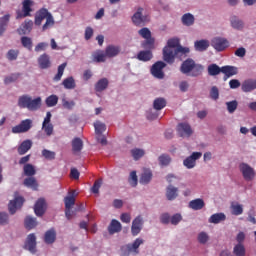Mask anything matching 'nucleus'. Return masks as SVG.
<instances>
[{"instance_id": "f257e3e1", "label": "nucleus", "mask_w": 256, "mask_h": 256, "mask_svg": "<svg viewBox=\"0 0 256 256\" xmlns=\"http://www.w3.org/2000/svg\"><path fill=\"white\" fill-rule=\"evenodd\" d=\"M203 65L197 64L193 58H187L180 66V72L188 77H199L203 74Z\"/></svg>"}, {"instance_id": "f03ea898", "label": "nucleus", "mask_w": 256, "mask_h": 256, "mask_svg": "<svg viewBox=\"0 0 256 256\" xmlns=\"http://www.w3.org/2000/svg\"><path fill=\"white\" fill-rule=\"evenodd\" d=\"M18 107L28 109V111H37L41 107V97L33 99L29 95H22L18 99Z\"/></svg>"}, {"instance_id": "7ed1b4c3", "label": "nucleus", "mask_w": 256, "mask_h": 256, "mask_svg": "<svg viewBox=\"0 0 256 256\" xmlns=\"http://www.w3.org/2000/svg\"><path fill=\"white\" fill-rule=\"evenodd\" d=\"M177 47H181L179 38H171L163 49V59L169 65H173V52L176 51Z\"/></svg>"}, {"instance_id": "20e7f679", "label": "nucleus", "mask_w": 256, "mask_h": 256, "mask_svg": "<svg viewBox=\"0 0 256 256\" xmlns=\"http://www.w3.org/2000/svg\"><path fill=\"white\" fill-rule=\"evenodd\" d=\"M44 19H46V22L42 26L43 31H47L50 26L55 25V21L53 20V16L51 15V13H49V10L42 8L39 10L35 17V25H41Z\"/></svg>"}, {"instance_id": "39448f33", "label": "nucleus", "mask_w": 256, "mask_h": 256, "mask_svg": "<svg viewBox=\"0 0 256 256\" xmlns=\"http://www.w3.org/2000/svg\"><path fill=\"white\" fill-rule=\"evenodd\" d=\"M239 169L245 181H253V179H255L256 177L255 169L251 167L249 164L242 162L239 165Z\"/></svg>"}, {"instance_id": "423d86ee", "label": "nucleus", "mask_w": 256, "mask_h": 256, "mask_svg": "<svg viewBox=\"0 0 256 256\" xmlns=\"http://www.w3.org/2000/svg\"><path fill=\"white\" fill-rule=\"evenodd\" d=\"M166 67H167V64H165V62L157 61L151 67V74L156 79H165V72H163V69Z\"/></svg>"}, {"instance_id": "0eeeda50", "label": "nucleus", "mask_w": 256, "mask_h": 256, "mask_svg": "<svg viewBox=\"0 0 256 256\" xmlns=\"http://www.w3.org/2000/svg\"><path fill=\"white\" fill-rule=\"evenodd\" d=\"M33 127V121L31 119L22 120L20 124L12 127V133H27Z\"/></svg>"}, {"instance_id": "6e6552de", "label": "nucleus", "mask_w": 256, "mask_h": 256, "mask_svg": "<svg viewBox=\"0 0 256 256\" xmlns=\"http://www.w3.org/2000/svg\"><path fill=\"white\" fill-rule=\"evenodd\" d=\"M138 33L140 37L146 39L142 44L144 49H147V47H153V45H155V39L151 38V30H149V28H142L138 31Z\"/></svg>"}, {"instance_id": "1a4fd4ad", "label": "nucleus", "mask_w": 256, "mask_h": 256, "mask_svg": "<svg viewBox=\"0 0 256 256\" xmlns=\"http://www.w3.org/2000/svg\"><path fill=\"white\" fill-rule=\"evenodd\" d=\"M24 249L30 251V253H37V236H35V233H31L27 236Z\"/></svg>"}, {"instance_id": "9d476101", "label": "nucleus", "mask_w": 256, "mask_h": 256, "mask_svg": "<svg viewBox=\"0 0 256 256\" xmlns=\"http://www.w3.org/2000/svg\"><path fill=\"white\" fill-rule=\"evenodd\" d=\"M203 157V153L201 152H193L190 156H188L184 161L183 165L186 169H193L195 165H197V159H201Z\"/></svg>"}, {"instance_id": "9b49d317", "label": "nucleus", "mask_w": 256, "mask_h": 256, "mask_svg": "<svg viewBox=\"0 0 256 256\" xmlns=\"http://www.w3.org/2000/svg\"><path fill=\"white\" fill-rule=\"evenodd\" d=\"M23 203H25V198L22 196H16L14 200L9 202V213L11 215H15V213H17V209H21V207H23Z\"/></svg>"}, {"instance_id": "f8f14e48", "label": "nucleus", "mask_w": 256, "mask_h": 256, "mask_svg": "<svg viewBox=\"0 0 256 256\" xmlns=\"http://www.w3.org/2000/svg\"><path fill=\"white\" fill-rule=\"evenodd\" d=\"M211 45L216 51H225L229 47V42L225 38L216 37L212 39Z\"/></svg>"}, {"instance_id": "ddd939ff", "label": "nucleus", "mask_w": 256, "mask_h": 256, "mask_svg": "<svg viewBox=\"0 0 256 256\" xmlns=\"http://www.w3.org/2000/svg\"><path fill=\"white\" fill-rule=\"evenodd\" d=\"M191 53V50L189 47H183V46H178L176 48V51L173 52L172 57H173V63H175V58L180 59V61H183Z\"/></svg>"}, {"instance_id": "4468645a", "label": "nucleus", "mask_w": 256, "mask_h": 256, "mask_svg": "<svg viewBox=\"0 0 256 256\" xmlns=\"http://www.w3.org/2000/svg\"><path fill=\"white\" fill-rule=\"evenodd\" d=\"M142 229H143V217L137 216L132 221L131 234L133 235V237H137V235L141 233Z\"/></svg>"}, {"instance_id": "2eb2a0df", "label": "nucleus", "mask_w": 256, "mask_h": 256, "mask_svg": "<svg viewBox=\"0 0 256 256\" xmlns=\"http://www.w3.org/2000/svg\"><path fill=\"white\" fill-rule=\"evenodd\" d=\"M46 209H47V202H45V198L38 199L34 205L35 215H37V217H43V215H45Z\"/></svg>"}, {"instance_id": "dca6fc26", "label": "nucleus", "mask_w": 256, "mask_h": 256, "mask_svg": "<svg viewBox=\"0 0 256 256\" xmlns=\"http://www.w3.org/2000/svg\"><path fill=\"white\" fill-rule=\"evenodd\" d=\"M31 5H33V1L24 0L22 2V11H23V13L19 12L17 14V19H23L25 17H30L31 16V11H33V9H31Z\"/></svg>"}, {"instance_id": "f3484780", "label": "nucleus", "mask_w": 256, "mask_h": 256, "mask_svg": "<svg viewBox=\"0 0 256 256\" xmlns=\"http://www.w3.org/2000/svg\"><path fill=\"white\" fill-rule=\"evenodd\" d=\"M177 131L180 137H191V135H193V129H191V125L187 123L178 124Z\"/></svg>"}, {"instance_id": "a211bd4d", "label": "nucleus", "mask_w": 256, "mask_h": 256, "mask_svg": "<svg viewBox=\"0 0 256 256\" xmlns=\"http://www.w3.org/2000/svg\"><path fill=\"white\" fill-rule=\"evenodd\" d=\"M33 29V22L31 20H25L17 29L19 35H29Z\"/></svg>"}, {"instance_id": "6ab92c4d", "label": "nucleus", "mask_w": 256, "mask_h": 256, "mask_svg": "<svg viewBox=\"0 0 256 256\" xmlns=\"http://www.w3.org/2000/svg\"><path fill=\"white\" fill-rule=\"evenodd\" d=\"M242 91L244 93H251V91H255L256 89V79H248V80H245L243 83H242Z\"/></svg>"}, {"instance_id": "aec40b11", "label": "nucleus", "mask_w": 256, "mask_h": 256, "mask_svg": "<svg viewBox=\"0 0 256 256\" xmlns=\"http://www.w3.org/2000/svg\"><path fill=\"white\" fill-rule=\"evenodd\" d=\"M23 185L25 187H28V189H32L33 191H37L39 189V183L37 182V179L33 176H28L24 179Z\"/></svg>"}, {"instance_id": "412c9836", "label": "nucleus", "mask_w": 256, "mask_h": 256, "mask_svg": "<svg viewBox=\"0 0 256 256\" xmlns=\"http://www.w3.org/2000/svg\"><path fill=\"white\" fill-rule=\"evenodd\" d=\"M222 73L224 74V81H227L229 77L237 75L238 70L235 66H222Z\"/></svg>"}, {"instance_id": "4be33fe9", "label": "nucleus", "mask_w": 256, "mask_h": 256, "mask_svg": "<svg viewBox=\"0 0 256 256\" xmlns=\"http://www.w3.org/2000/svg\"><path fill=\"white\" fill-rule=\"evenodd\" d=\"M75 197H77L75 190L68 193V196L64 198L65 209H73V205H75Z\"/></svg>"}, {"instance_id": "5701e85b", "label": "nucleus", "mask_w": 256, "mask_h": 256, "mask_svg": "<svg viewBox=\"0 0 256 256\" xmlns=\"http://www.w3.org/2000/svg\"><path fill=\"white\" fill-rule=\"evenodd\" d=\"M57 239V232L55 228H51L50 230L46 231L44 235V242L47 245H53V242Z\"/></svg>"}, {"instance_id": "b1692460", "label": "nucleus", "mask_w": 256, "mask_h": 256, "mask_svg": "<svg viewBox=\"0 0 256 256\" xmlns=\"http://www.w3.org/2000/svg\"><path fill=\"white\" fill-rule=\"evenodd\" d=\"M179 189H177V187H174L173 185H169L166 188V197L168 199V201H175V199H177V197L179 196Z\"/></svg>"}, {"instance_id": "393cba45", "label": "nucleus", "mask_w": 256, "mask_h": 256, "mask_svg": "<svg viewBox=\"0 0 256 256\" xmlns=\"http://www.w3.org/2000/svg\"><path fill=\"white\" fill-rule=\"evenodd\" d=\"M121 229H123L121 222L116 219H113L108 226V232L110 235H115V233L121 232Z\"/></svg>"}, {"instance_id": "a878e982", "label": "nucleus", "mask_w": 256, "mask_h": 256, "mask_svg": "<svg viewBox=\"0 0 256 256\" xmlns=\"http://www.w3.org/2000/svg\"><path fill=\"white\" fill-rule=\"evenodd\" d=\"M188 207L193 209V211H201V209L205 207V201H203L201 198L191 200L188 204Z\"/></svg>"}, {"instance_id": "bb28decb", "label": "nucleus", "mask_w": 256, "mask_h": 256, "mask_svg": "<svg viewBox=\"0 0 256 256\" xmlns=\"http://www.w3.org/2000/svg\"><path fill=\"white\" fill-rule=\"evenodd\" d=\"M143 243V239L137 238L132 244L126 246L128 253H139V247H141Z\"/></svg>"}, {"instance_id": "cd10ccee", "label": "nucleus", "mask_w": 256, "mask_h": 256, "mask_svg": "<svg viewBox=\"0 0 256 256\" xmlns=\"http://www.w3.org/2000/svg\"><path fill=\"white\" fill-rule=\"evenodd\" d=\"M33 147L31 140H24L18 147L17 151L20 155H25Z\"/></svg>"}, {"instance_id": "c85d7f7f", "label": "nucleus", "mask_w": 256, "mask_h": 256, "mask_svg": "<svg viewBox=\"0 0 256 256\" xmlns=\"http://www.w3.org/2000/svg\"><path fill=\"white\" fill-rule=\"evenodd\" d=\"M38 65H39L40 69H49V67H51V60L49 58V55L42 54L38 58Z\"/></svg>"}, {"instance_id": "c756f323", "label": "nucleus", "mask_w": 256, "mask_h": 256, "mask_svg": "<svg viewBox=\"0 0 256 256\" xmlns=\"http://www.w3.org/2000/svg\"><path fill=\"white\" fill-rule=\"evenodd\" d=\"M106 57L113 58L117 57L121 53V48L119 46L109 45L105 49Z\"/></svg>"}, {"instance_id": "7c9ffc66", "label": "nucleus", "mask_w": 256, "mask_h": 256, "mask_svg": "<svg viewBox=\"0 0 256 256\" xmlns=\"http://www.w3.org/2000/svg\"><path fill=\"white\" fill-rule=\"evenodd\" d=\"M153 179V172L150 169H144L140 177V183L142 185H147Z\"/></svg>"}, {"instance_id": "2f4dec72", "label": "nucleus", "mask_w": 256, "mask_h": 256, "mask_svg": "<svg viewBox=\"0 0 256 256\" xmlns=\"http://www.w3.org/2000/svg\"><path fill=\"white\" fill-rule=\"evenodd\" d=\"M227 219V216L225 213H216L210 216L209 223H213L214 225H218V223H222V221H225Z\"/></svg>"}, {"instance_id": "473e14b6", "label": "nucleus", "mask_w": 256, "mask_h": 256, "mask_svg": "<svg viewBox=\"0 0 256 256\" xmlns=\"http://www.w3.org/2000/svg\"><path fill=\"white\" fill-rule=\"evenodd\" d=\"M137 59L139 61H144V62L151 61L153 59V53L151 52V50L140 51L137 54Z\"/></svg>"}, {"instance_id": "72a5a7b5", "label": "nucleus", "mask_w": 256, "mask_h": 256, "mask_svg": "<svg viewBox=\"0 0 256 256\" xmlns=\"http://www.w3.org/2000/svg\"><path fill=\"white\" fill-rule=\"evenodd\" d=\"M194 48L196 51H200V52L207 51V49H209V41L203 40V39L197 40L194 43Z\"/></svg>"}, {"instance_id": "f704fd0d", "label": "nucleus", "mask_w": 256, "mask_h": 256, "mask_svg": "<svg viewBox=\"0 0 256 256\" xmlns=\"http://www.w3.org/2000/svg\"><path fill=\"white\" fill-rule=\"evenodd\" d=\"M107 87H109V80H107V78H102L95 84V91L101 93L102 91H105Z\"/></svg>"}, {"instance_id": "c9c22d12", "label": "nucleus", "mask_w": 256, "mask_h": 256, "mask_svg": "<svg viewBox=\"0 0 256 256\" xmlns=\"http://www.w3.org/2000/svg\"><path fill=\"white\" fill-rule=\"evenodd\" d=\"M82 150H83V140H81V138H74L72 140L73 153H81Z\"/></svg>"}, {"instance_id": "e433bc0d", "label": "nucleus", "mask_w": 256, "mask_h": 256, "mask_svg": "<svg viewBox=\"0 0 256 256\" xmlns=\"http://www.w3.org/2000/svg\"><path fill=\"white\" fill-rule=\"evenodd\" d=\"M222 71L223 67H219V65L217 64H210L208 66V75H210L211 77L219 75L220 73H222Z\"/></svg>"}, {"instance_id": "4c0bfd02", "label": "nucleus", "mask_w": 256, "mask_h": 256, "mask_svg": "<svg viewBox=\"0 0 256 256\" xmlns=\"http://www.w3.org/2000/svg\"><path fill=\"white\" fill-rule=\"evenodd\" d=\"M231 214L239 217V215H243V206L239 203L233 202L230 205Z\"/></svg>"}, {"instance_id": "58836bf2", "label": "nucleus", "mask_w": 256, "mask_h": 256, "mask_svg": "<svg viewBox=\"0 0 256 256\" xmlns=\"http://www.w3.org/2000/svg\"><path fill=\"white\" fill-rule=\"evenodd\" d=\"M153 107L156 111H161L167 107V100L165 98H156L153 102Z\"/></svg>"}, {"instance_id": "ea45409f", "label": "nucleus", "mask_w": 256, "mask_h": 256, "mask_svg": "<svg viewBox=\"0 0 256 256\" xmlns=\"http://www.w3.org/2000/svg\"><path fill=\"white\" fill-rule=\"evenodd\" d=\"M182 23L186 25V27H191L193 23H195V16L191 13H186L182 16Z\"/></svg>"}, {"instance_id": "a19ab883", "label": "nucleus", "mask_w": 256, "mask_h": 256, "mask_svg": "<svg viewBox=\"0 0 256 256\" xmlns=\"http://www.w3.org/2000/svg\"><path fill=\"white\" fill-rule=\"evenodd\" d=\"M23 171L26 177H33L37 174V170H35V166H33V164L24 165Z\"/></svg>"}, {"instance_id": "79ce46f5", "label": "nucleus", "mask_w": 256, "mask_h": 256, "mask_svg": "<svg viewBox=\"0 0 256 256\" xmlns=\"http://www.w3.org/2000/svg\"><path fill=\"white\" fill-rule=\"evenodd\" d=\"M143 8H139L138 11L133 15L132 21L134 25H141L143 23Z\"/></svg>"}, {"instance_id": "37998d69", "label": "nucleus", "mask_w": 256, "mask_h": 256, "mask_svg": "<svg viewBox=\"0 0 256 256\" xmlns=\"http://www.w3.org/2000/svg\"><path fill=\"white\" fill-rule=\"evenodd\" d=\"M94 129L96 135H103V133H105V131L107 130V126L105 125V123H102L101 121H96L94 123Z\"/></svg>"}, {"instance_id": "c03bdc74", "label": "nucleus", "mask_w": 256, "mask_h": 256, "mask_svg": "<svg viewBox=\"0 0 256 256\" xmlns=\"http://www.w3.org/2000/svg\"><path fill=\"white\" fill-rule=\"evenodd\" d=\"M21 43L25 49H28V51L33 50V40L31 38H29L27 36H23L21 38Z\"/></svg>"}, {"instance_id": "a18cd8bd", "label": "nucleus", "mask_w": 256, "mask_h": 256, "mask_svg": "<svg viewBox=\"0 0 256 256\" xmlns=\"http://www.w3.org/2000/svg\"><path fill=\"white\" fill-rule=\"evenodd\" d=\"M45 103L48 107H55V105L59 103V97L55 94H52L46 98Z\"/></svg>"}, {"instance_id": "49530a36", "label": "nucleus", "mask_w": 256, "mask_h": 256, "mask_svg": "<svg viewBox=\"0 0 256 256\" xmlns=\"http://www.w3.org/2000/svg\"><path fill=\"white\" fill-rule=\"evenodd\" d=\"M233 254L235 256H245L246 250L243 244H236L233 248Z\"/></svg>"}, {"instance_id": "de8ad7c7", "label": "nucleus", "mask_w": 256, "mask_h": 256, "mask_svg": "<svg viewBox=\"0 0 256 256\" xmlns=\"http://www.w3.org/2000/svg\"><path fill=\"white\" fill-rule=\"evenodd\" d=\"M131 155H132L134 161H139V159H141V157H144L145 150L139 149V148H134L131 150Z\"/></svg>"}, {"instance_id": "09e8293b", "label": "nucleus", "mask_w": 256, "mask_h": 256, "mask_svg": "<svg viewBox=\"0 0 256 256\" xmlns=\"http://www.w3.org/2000/svg\"><path fill=\"white\" fill-rule=\"evenodd\" d=\"M65 67H67V62H64L58 66V72L54 76L53 81H61V77H63V73H65Z\"/></svg>"}, {"instance_id": "8fccbe9b", "label": "nucleus", "mask_w": 256, "mask_h": 256, "mask_svg": "<svg viewBox=\"0 0 256 256\" xmlns=\"http://www.w3.org/2000/svg\"><path fill=\"white\" fill-rule=\"evenodd\" d=\"M21 77V73H12L9 76H6L4 78L5 85H9L11 83H15Z\"/></svg>"}, {"instance_id": "3c124183", "label": "nucleus", "mask_w": 256, "mask_h": 256, "mask_svg": "<svg viewBox=\"0 0 256 256\" xmlns=\"http://www.w3.org/2000/svg\"><path fill=\"white\" fill-rule=\"evenodd\" d=\"M25 227L26 229H35L37 227V219L27 216L25 218Z\"/></svg>"}, {"instance_id": "603ef678", "label": "nucleus", "mask_w": 256, "mask_h": 256, "mask_svg": "<svg viewBox=\"0 0 256 256\" xmlns=\"http://www.w3.org/2000/svg\"><path fill=\"white\" fill-rule=\"evenodd\" d=\"M230 21L233 29H243V22L239 18H237V16H232Z\"/></svg>"}, {"instance_id": "864d4df0", "label": "nucleus", "mask_w": 256, "mask_h": 256, "mask_svg": "<svg viewBox=\"0 0 256 256\" xmlns=\"http://www.w3.org/2000/svg\"><path fill=\"white\" fill-rule=\"evenodd\" d=\"M62 84L64 85L65 89H75V79L73 77H68L63 80Z\"/></svg>"}, {"instance_id": "5fc2aeb1", "label": "nucleus", "mask_w": 256, "mask_h": 256, "mask_svg": "<svg viewBox=\"0 0 256 256\" xmlns=\"http://www.w3.org/2000/svg\"><path fill=\"white\" fill-rule=\"evenodd\" d=\"M6 57L8 61H17V57H19V50H9L6 54Z\"/></svg>"}, {"instance_id": "6e6d98bb", "label": "nucleus", "mask_w": 256, "mask_h": 256, "mask_svg": "<svg viewBox=\"0 0 256 256\" xmlns=\"http://www.w3.org/2000/svg\"><path fill=\"white\" fill-rule=\"evenodd\" d=\"M238 105H239V103L237 102V100L226 102V107H227L228 113H233L234 111H237Z\"/></svg>"}, {"instance_id": "4d7b16f0", "label": "nucleus", "mask_w": 256, "mask_h": 256, "mask_svg": "<svg viewBox=\"0 0 256 256\" xmlns=\"http://www.w3.org/2000/svg\"><path fill=\"white\" fill-rule=\"evenodd\" d=\"M158 161H159L160 165L167 167V165H169V163H171V157L167 154H162L159 156Z\"/></svg>"}, {"instance_id": "13d9d810", "label": "nucleus", "mask_w": 256, "mask_h": 256, "mask_svg": "<svg viewBox=\"0 0 256 256\" xmlns=\"http://www.w3.org/2000/svg\"><path fill=\"white\" fill-rule=\"evenodd\" d=\"M106 60H107L106 53H103V52L94 54L93 56V61H95V63H105Z\"/></svg>"}, {"instance_id": "bf43d9fd", "label": "nucleus", "mask_w": 256, "mask_h": 256, "mask_svg": "<svg viewBox=\"0 0 256 256\" xmlns=\"http://www.w3.org/2000/svg\"><path fill=\"white\" fill-rule=\"evenodd\" d=\"M128 181H129L131 187H137V183H138L137 171H132L130 173Z\"/></svg>"}, {"instance_id": "052dcab7", "label": "nucleus", "mask_w": 256, "mask_h": 256, "mask_svg": "<svg viewBox=\"0 0 256 256\" xmlns=\"http://www.w3.org/2000/svg\"><path fill=\"white\" fill-rule=\"evenodd\" d=\"M207 241H209V234H207L206 232H200L198 234V243H200L201 245H205Z\"/></svg>"}, {"instance_id": "680f3d73", "label": "nucleus", "mask_w": 256, "mask_h": 256, "mask_svg": "<svg viewBox=\"0 0 256 256\" xmlns=\"http://www.w3.org/2000/svg\"><path fill=\"white\" fill-rule=\"evenodd\" d=\"M62 107H64V109H68L69 111H71V109H73V107H75V101L71 100L68 101L67 99H62Z\"/></svg>"}, {"instance_id": "e2e57ef3", "label": "nucleus", "mask_w": 256, "mask_h": 256, "mask_svg": "<svg viewBox=\"0 0 256 256\" xmlns=\"http://www.w3.org/2000/svg\"><path fill=\"white\" fill-rule=\"evenodd\" d=\"M42 129L46 133L47 137L53 135V124H42Z\"/></svg>"}, {"instance_id": "0e129e2a", "label": "nucleus", "mask_w": 256, "mask_h": 256, "mask_svg": "<svg viewBox=\"0 0 256 256\" xmlns=\"http://www.w3.org/2000/svg\"><path fill=\"white\" fill-rule=\"evenodd\" d=\"M42 155L45 159H48L50 161L55 159V152L51 150H47V149L42 150Z\"/></svg>"}, {"instance_id": "69168bd1", "label": "nucleus", "mask_w": 256, "mask_h": 256, "mask_svg": "<svg viewBox=\"0 0 256 256\" xmlns=\"http://www.w3.org/2000/svg\"><path fill=\"white\" fill-rule=\"evenodd\" d=\"M183 219V216H181V214H174L171 218H170V223L172 225H179V223H181Z\"/></svg>"}, {"instance_id": "338daca9", "label": "nucleus", "mask_w": 256, "mask_h": 256, "mask_svg": "<svg viewBox=\"0 0 256 256\" xmlns=\"http://www.w3.org/2000/svg\"><path fill=\"white\" fill-rule=\"evenodd\" d=\"M103 183V180L99 179V180H96L91 188V191L92 193H99V189H101V185Z\"/></svg>"}, {"instance_id": "774afa93", "label": "nucleus", "mask_w": 256, "mask_h": 256, "mask_svg": "<svg viewBox=\"0 0 256 256\" xmlns=\"http://www.w3.org/2000/svg\"><path fill=\"white\" fill-rule=\"evenodd\" d=\"M210 97L211 99H214V101H217V99H219V88H217V86H213L211 88Z\"/></svg>"}]
</instances>
